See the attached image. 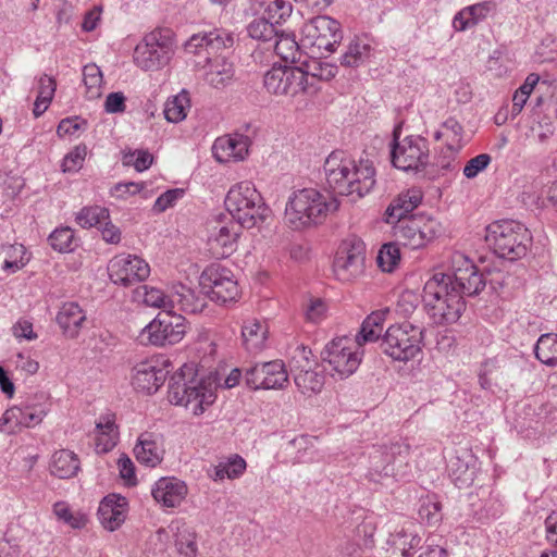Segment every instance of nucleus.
Wrapping results in <instances>:
<instances>
[{"mask_svg": "<svg viewBox=\"0 0 557 557\" xmlns=\"http://www.w3.org/2000/svg\"><path fill=\"white\" fill-rule=\"evenodd\" d=\"M327 186L342 196L355 199L369 194L375 185V170L368 160L357 162L343 150H335L324 161Z\"/></svg>", "mask_w": 557, "mask_h": 557, "instance_id": "nucleus-1", "label": "nucleus"}, {"mask_svg": "<svg viewBox=\"0 0 557 557\" xmlns=\"http://www.w3.org/2000/svg\"><path fill=\"white\" fill-rule=\"evenodd\" d=\"M429 317L436 324L456 322L465 310V301L454 289L451 276L438 272L424 284L422 296Z\"/></svg>", "mask_w": 557, "mask_h": 557, "instance_id": "nucleus-2", "label": "nucleus"}, {"mask_svg": "<svg viewBox=\"0 0 557 557\" xmlns=\"http://www.w3.org/2000/svg\"><path fill=\"white\" fill-rule=\"evenodd\" d=\"M338 206L337 199L329 194L314 188H302L288 198L285 218L290 226L301 228L322 223Z\"/></svg>", "mask_w": 557, "mask_h": 557, "instance_id": "nucleus-3", "label": "nucleus"}, {"mask_svg": "<svg viewBox=\"0 0 557 557\" xmlns=\"http://www.w3.org/2000/svg\"><path fill=\"white\" fill-rule=\"evenodd\" d=\"M193 373V367L184 366L170 381L168 398L176 406H183L195 416H200L216 398V385L211 380H199L186 375Z\"/></svg>", "mask_w": 557, "mask_h": 557, "instance_id": "nucleus-4", "label": "nucleus"}, {"mask_svg": "<svg viewBox=\"0 0 557 557\" xmlns=\"http://www.w3.org/2000/svg\"><path fill=\"white\" fill-rule=\"evenodd\" d=\"M531 240L529 230L518 221H495L486 227V244L495 255L503 259L515 261L524 257Z\"/></svg>", "mask_w": 557, "mask_h": 557, "instance_id": "nucleus-5", "label": "nucleus"}, {"mask_svg": "<svg viewBox=\"0 0 557 557\" xmlns=\"http://www.w3.org/2000/svg\"><path fill=\"white\" fill-rule=\"evenodd\" d=\"M225 207L236 223L246 228L259 225L271 212L255 185L247 181L230 188Z\"/></svg>", "mask_w": 557, "mask_h": 557, "instance_id": "nucleus-6", "label": "nucleus"}, {"mask_svg": "<svg viewBox=\"0 0 557 557\" xmlns=\"http://www.w3.org/2000/svg\"><path fill=\"white\" fill-rule=\"evenodd\" d=\"M408 454L409 445L399 441L374 446L369 454L367 478L377 484H384L391 479H404L405 469L408 468L405 458Z\"/></svg>", "mask_w": 557, "mask_h": 557, "instance_id": "nucleus-7", "label": "nucleus"}, {"mask_svg": "<svg viewBox=\"0 0 557 557\" xmlns=\"http://www.w3.org/2000/svg\"><path fill=\"white\" fill-rule=\"evenodd\" d=\"M175 52L174 33L156 28L135 47L134 63L144 71H156L169 64Z\"/></svg>", "mask_w": 557, "mask_h": 557, "instance_id": "nucleus-8", "label": "nucleus"}, {"mask_svg": "<svg viewBox=\"0 0 557 557\" xmlns=\"http://www.w3.org/2000/svg\"><path fill=\"white\" fill-rule=\"evenodd\" d=\"M423 346V329L410 322L391 325L382 337L381 348L393 360L407 362L418 357Z\"/></svg>", "mask_w": 557, "mask_h": 557, "instance_id": "nucleus-9", "label": "nucleus"}, {"mask_svg": "<svg viewBox=\"0 0 557 557\" xmlns=\"http://www.w3.org/2000/svg\"><path fill=\"white\" fill-rule=\"evenodd\" d=\"M307 78L301 67L274 64L263 75V87L272 96L293 99L307 95V88L312 87Z\"/></svg>", "mask_w": 557, "mask_h": 557, "instance_id": "nucleus-10", "label": "nucleus"}, {"mask_svg": "<svg viewBox=\"0 0 557 557\" xmlns=\"http://www.w3.org/2000/svg\"><path fill=\"white\" fill-rule=\"evenodd\" d=\"M362 357L363 349L356 339L348 336L334 338L322 351V359L330 364L332 375H337L341 380L357 371Z\"/></svg>", "mask_w": 557, "mask_h": 557, "instance_id": "nucleus-11", "label": "nucleus"}, {"mask_svg": "<svg viewBox=\"0 0 557 557\" xmlns=\"http://www.w3.org/2000/svg\"><path fill=\"white\" fill-rule=\"evenodd\" d=\"M441 223L430 216L411 215L398 219L394 226L396 239L411 249L425 247L442 234Z\"/></svg>", "mask_w": 557, "mask_h": 557, "instance_id": "nucleus-12", "label": "nucleus"}, {"mask_svg": "<svg viewBox=\"0 0 557 557\" xmlns=\"http://www.w3.org/2000/svg\"><path fill=\"white\" fill-rule=\"evenodd\" d=\"M186 333L185 319L172 311L159 313L140 332L139 338L144 344L166 346L180 343Z\"/></svg>", "mask_w": 557, "mask_h": 557, "instance_id": "nucleus-13", "label": "nucleus"}, {"mask_svg": "<svg viewBox=\"0 0 557 557\" xmlns=\"http://www.w3.org/2000/svg\"><path fill=\"white\" fill-rule=\"evenodd\" d=\"M392 163L403 171H418L429 163V143L421 136L410 135L399 140L398 129L394 131Z\"/></svg>", "mask_w": 557, "mask_h": 557, "instance_id": "nucleus-14", "label": "nucleus"}, {"mask_svg": "<svg viewBox=\"0 0 557 557\" xmlns=\"http://www.w3.org/2000/svg\"><path fill=\"white\" fill-rule=\"evenodd\" d=\"M342 39L339 23L329 16H317L302 27L301 44L317 52H333Z\"/></svg>", "mask_w": 557, "mask_h": 557, "instance_id": "nucleus-15", "label": "nucleus"}, {"mask_svg": "<svg viewBox=\"0 0 557 557\" xmlns=\"http://www.w3.org/2000/svg\"><path fill=\"white\" fill-rule=\"evenodd\" d=\"M200 285L210 290L212 300L221 304L236 301L240 295L235 275L221 264L207 267L200 275Z\"/></svg>", "mask_w": 557, "mask_h": 557, "instance_id": "nucleus-16", "label": "nucleus"}, {"mask_svg": "<svg viewBox=\"0 0 557 557\" xmlns=\"http://www.w3.org/2000/svg\"><path fill=\"white\" fill-rule=\"evenodd\" d=\"M366 247L362 240L352 238L344 242L338 248L333 270L342 282H351L364 271Z\"/></svg>", "mask_w": 557, "mask_h": 557, "instance_id": "nucleus-17", "label": "nucleus"}, {"mask_svg": "<svg viewBox=\"0 0 557 557\" xmlns=\"http://www.w3.org/2000/svg\"><path fill=\"white\" fill-rule=\"evenodd\" d=\"M108 271L114 284L129 286L148 278L150 265L136 255L121 253L110 260Z\"/></svg>", "mask_w": 557, "mask_h": 557, "instance_id": "nucleus-18", "label": "nucleus"}, {"mask_svg": "<svg viewBox=\"0 0 557 557\" xmlns=\"http://www.w3.org/2000/svg\"><path fill=\"white\" fill-rule=\"evenodd\" d=\"M451 276L454 289L461 296L478 295L485 286L481 274L472 261L462 253H455L451 258Z\"/></svg>", "mask_w": 557, "mask_h": 557, "instance_id": "nucleus-19", "label": "nucleus"}, {"mask_svg": "<svg viewBox=\"0 0 557 557\" xmlns=\"http://www.w3.org/2000/svg\"><path fill=\"white\" fill-rule=\"evenodd\" d=\"M49 411L47 404H26L23 407L13 406L0 418V433L16 434L23 428H34L42 422Z\"/></svg>", "mask_w": 557, "mask_h": 557, "instance_id": "nucleus-20", "label": "nucleus"}, {"mask_svg": "<svg viewBox=\"0 0 557 557\" xmlns=\"http://www.w3.org/2000/svg\"><path fill=\"white\" fill-rule=\"evenodd\" d=\"M245 381L253 389H278L287 384L288 374L281 360H273L247 369Z\"/></svg>", "mask_w": 557, "mask_h": 557, "instance_id": "nucleus-21", "label": "nucleus"}, {"mask_svg": "<svg viewBox=\"0 0 557 557\" xmlns=\"http://www.w3.org/2000/svg\"><path fill=\"white\" fill-rule=\"evenodd\" d=\"M168 373L158 359L145 360L133 368L132 384L138 392L153 394L163 385Z\"/></svg>", "mask_w": 557, "mask_h": 557, "instance_id": "nucleus-22", "label": "nucleus"}, {"mask_svg": "<svg viewBox=\"0 0 557 557\" xmlns=\"http://www.w3.org/2000/svg\"><path fill=\"white\" fill-rule=\"evenodd\" d=\"M478 459L467 448L456 449L447 460L448 475L459 488L472 484L476 474Z\"/></svg>", "mask_w": 557, "mask_h": 557, "instance_id": "nucleus-23", "label": "nucleus"}, {"mask_svg": "<svg viewBox=\"0 0 557 557\" xmlns=\"http://www.w3.org/2000/svg\"><path fill=\"white\" fill-rule=\"evenodd\" d=\"M242 227L233 221L219 223L211 227L208 235V245L212 253L218 258L231 256L237 248V239Z\"/></svg>", "mask_w": 557, "mask_h": 557, "instance_id": "nucleus-24", "label": "nucleus"}, {"mask_svg": "<svg viewBox=\"0 0 557 557\" xmlns=\"http://www.w3.org/2000/svg\"><path fill=\"white\" fill-rule=\"evenodd\" d=\"M235 42L232 32L224 28H215L209 33L193 35L185 45L188 53L199 54L206 50L208 54L230 49Z\"/></svg>", "mask_w": 557, "mask_h": 557, "instance_id": "nucleus-25", "label": "nucleus"}, {"mask_svg": "<svg viewBox=\"0 0 557 557\" xmlns=\"http://www.w3.org/2000/svg\"><path fill=\"white\" fill-rule=\"evenodd\" d=\"M171 311L176 309L185 313H199L207 306V296L185 284L176 283L170 287Z\"/></svg>", "mask_w": 557, "mask_h": 557, "instance_id": "nucleus-26", "label": "nucleus"}, {"mask_svg": "<svg viewBox=\"0 0 557 557\" xmlns=\"http://www.w3.org/2000/svg\"><path fill=\"white\" fill-rule=\"evenodd\" d=\"M188 493L187 485L173 476L159 479L152 486L154 500L165 508H174L182 504Z\"/></svg>", "mask_w": 557, "mask_h": 557, "instance_id": "nucleus-27", "label": "nucleus"}, {"mask_svg": "<svg viewBox=\"0 0 557 557\" xmlns=\"http://www.w3.org/2000/svg\"><path fill=\"white\" fill-rule=\"evenodd\" d=\"M248 147L249 139L247 136L234 134L216 138L212 152L221 163L242 161L248 153Z\"/></svg>", "mask_w": 557, "mask_h": 557, "instance_id": "nucleus-28", "label": "nucleus"}, {"mask_svg": "<svg viewBox=\"0 0 557 557\" xmlns=\"http://www.w3.org/2000/svg\"><path fill=\"white\" fill-rule=\"evenodd\" d=\"M126 512V498L117 494H110L100 502L98 518L106 530L115 531L125 521Z\"/></svg>", "mask_w": 557, "mask_h": 557, "instance_id": "nucleus-29", "label": "nucleus"}, {"mask_svg": "<svg viewBox=\"0 0 557 557\" xmlns=\"http://www.w3.org/2000/svg\"><path fill=\"white\" fill-rule=\"evenodd\" d=\"M137 461L154 468L163 460L164 448L160 437L153 433H143L134 447Z\"/></svg>", "mask_w": 557, "mask_h": 557, "instance_id": "nucleus-30", "label": "nucleus"}, {"mask_svg": "<svg viewBox=\"0 0 557 557\" xmlns=\"http://www.w3.org/2000/svg\"><path fill=\"white\" fill-rule=\"evenodd\" d=\"M86 319V312L74 301L64 302L57 314V323L69 338L78 336Z\"/></svg>", "mask_w": 557, "mask_h": 557, "instance_id": "nucleus-31", "label": "nucleus"}, {"mask_svg": "<svg viewBox=\"0 0 557 557\" xmlns=\"http://www.w3.org/2000/svg\"><path fill=\"white\" fill-rule=\"evenodd\" d=\"M234 74L235 70L232 62L223 57H215L209 59L205 81L213 88L223 89L233 82Z\"/></svg>", "mask_w": 557, "mask_h": 557, "instance_id": "nucleus-32", "label": "nucleus"}, {"mask_svg": "<svg viewBox=\"0 0 557 557\" xmlns=\"http://www.w3.org/2000/svg\"><path fill=\"white\" fill-rule=\"evenodd\" d=\"M117 434L115 416L113 413L100 416L95 428V446L97 453H108L112 450L116 445Z\"/></svg>", "mask_w": 557, "mask_h": 557, "instance_id": "nucleus-33", "label": "nucleus"}, {"mask_svg": "<svg viewBox=\"0 0 557 557\" xmlns=\"http://www.w3.org/2000/svg\"><path fill=\"white\" fill-rule=\"evenodd\" d=\"M521 199L527 206L547 207L550 205L557 208V182L544 188L542 181H534L524 188Z\"/></svg>", "mask_w": 557, "mask_h": 557, "instance_id": "nucleus-34", "label": "nucleus"}, {"mask_svg": "<svg viewBox=\"0 0 557 557\" xmlns=\"http://www.w3.org/2000/svg\"><path fill=\"white\" fill-rule=\"evenodd\" d=\"M50 473L59 479H70L79 470L78 457L69 449L55 451L49 463Z\"/></svg>", "mask_w": 557, "mask_h": 557, "instance_id": "nucleus-35", "label": "nucleus"}, {"mask_svg": "<svg viewBox=\"0 0 557 557\" xmlns=\"http://www.w3.org/2000/svg\"><path fill=\"white\" fill-rule=\"evenodd\" d=\"M268 333L265 322L257 319L245 320L242 326V337L246 349L249 351L261 350L265 345Z\"/></svg>", "mask_w": 557, "mask_h": 557, "instance_id": "nucleus-36", "label": "nucleus"}, {"mask_svg": "<svg viewBox=\"0 0 557 557\" xmlns=\"http://www.w3.org/2000/svg\"><path fill=\"white\" fill-rule=\"evenodd\" d=\"M423 194L418 188H411L400 194L386 210L389 219H406L422 201Z\"/></svg>", "mask_w": 557, "mask_h": 557, "instance_id": "nucleus-37", "label": "nucleus"}, {"mask_svg": "<svg viewBox=\"0 0 557 557\" xmlns=\"http://www.w3.org/2000/svg\"><path fill=\"white\" fill-rule=\"evenodd\" d=\"M371 50V45L366 39L355 38L342 54L341 64L346 67H358L369 60Z\"/></svg>", "mask_w": 557, "mask_h": 557, "instance_id": "nucleus-38", "label": "nucleus"}, {"mask_svg": "<svg viewBox=\"0 0 557 557\" xmlns=\"http://www.w3.org/2000/svg\"><path fill=\"white\" fill-rule=\"evenodd\" d=\"M388 310L386 309L372 312L366 318L361 324L359 333L354 338L358 342L359 347L366 343L375 342L381 337L383 330L382 323L384 322Z\"/></svg>", "mask_w": 557, "mask_h": 557, "instance_id": "nucleus-39", "label": "nucleus"}, {"mask_svg": "<svg viewBox=\"0 0 557 557\" xmlns=\"http://www.w3.org/2000/svg\"><path fill=\"white\" fill-rule=\"evenodd\" d=\"M434 138L443 139L450 150L458 151L463 145V128L456 119L449 117L434 133Z\"/></svg>", "mask_w": 557, "mask_h": 557, "instance_id": "nucleus-40", "label": "nucleus"}, {"mask_svg": "<svg viewBox=\"0 0 557 557\" xmlns=\"http://www.w3.org/2000/svg\"><path fill=\"white\" fill-rule=\"evenodd\" d=\"M135 298L141 300L146 306L171 311L170 290L165 294L158 287L141 285L136 288Z\"/></svg>", "mask_w": 557, "mask_h": 557, "instance_id": "nucleus-41", "label": "nucleus"}, {"mask_svg": "<svg viewBox=\"0 0 557 557\" xmlns=\"http://www.w3.org/2000/svg\"><path fill=\"white\" fill-rule=\"evenodd\" d=\"M305 73L308 75L307 82L312 84L311 88H307V95H313L319 89L321 81H329L336 75V66L327 62L313 61L307 65Z\"/></svg>", "mask_w": 557, "mask_h": 557, "instance_id": "nucleus-42", "label": "nucleus"}, {"mask_svg": "<svg viewBox=\"0 0 557 557\" xmlns=\"http://www.w3.org/2000/svg\"><path fill=\"white\" fill-rule=\"evenodd\" d=\"M535 357L543 364L554 367L557 364V334H542L534 347Z\"/></svg>", "mask_w": 557, "mask_h": 557, "instance_id": "nucleus-43", "label": "nucleus"}, {"mask_svg": "<svg viewBox=\"0 0 557 557\" xmlns=\"http://www.w3.org/2000/svg\"><path fill=\"white\" fill-rule=\"evenodd\" d=\"M246 467L247 463L245 459L239 455H234L226 461L220 462L215 466L210 476L214 481H222L225 478L230 480L238 479L244 474Z\"/></svg>", "mask_w": 557, "mask_h": 557, "instance_id": "nucleus-44", "label": "nucleus"}, {"mask_svg": "<svg viewBox=\"0 0 557 557\" xmlns=\"http://www.w3.org/2000/svg\"><path fill=\"white\" fill-rule=\"evenodd\" d=\"M190 108V99L187 91L183 90L172 99H168L164 106V116L169 122L178 123L183 121Z\"/></svg>", "mask_w": 557, "mask_h": 557, "instance_id": "nucleus-45", "label": "nucleus"}, {"mask_svg": "<svg viewBox=\"0 0 557 557\" xmlns=\"http://www.w3.org/2000/svg\"><path fill=\"white\" fill-rule=\"evenodd\" d=\"M197 534L193 528L185 523L177 525L175 532V545L184 557H196L198 553Z\"/></svg>", "mask_w": 557, "mask_h": 557, "instance_id": "nucleus-46", "label": "nucleus"}, {"mask_svg": "<svg viewBox=\"0 0 557 557\" xmlns=\"http://www.w3.org/2000/svg\"><path fill=\"white\" fill-rule=\"evenodd\" d=\"M109 210L100 206H87L82 208L75 218L76 223L83 228L99 227L109 220Z\"/></svg>", "mask_w": 557, "mask_h": 557, "instance_id": "nucleus-47", "label": "nucleus"}, {"mask_svg": "<svg viewBox=\"0 0 557 557\" xmlns=\"http://www.w3.org/2000/svg\"><path fill=\"white\" fill-rule=\"evenodd\" d=\"M83 82L88 99H98L102 95L103 76L100 67L94 63L83 69Z\"/></svg>", "mask_w": 557, "mask_h": 557, "instance_id": "nucleus-48", "label": "nucleus"}, {"mask_svg": "<svg viewBox=\"0 0 557 557\" xmlns=\"http://www.w3.org/2000/svg\"><path fill=\"white\" fill-rule=\"evenodd\" d=\"M294 382L302 394L319 393L324 385V376L317 368L296 374Z\"/></svg>", "mask_w": 557, "mask_h": 557, "instance_id": "nucleus-49", "label": "nucleus"}, {"mask_svg": "<svg viewBox=\"0 0 557 557\" xmlns=\"http://www.w3.org/2000/svg\"><path fill=\"white\" fill-rule=\"evenodd\" d=\"M5 259L2 268L10 273H15L26 265L28 258L26 257V249L21 244L9 245L4 247Z\"/></svg>", "mask_w": 557, "mask_h": 557, "instance_id": "nucleus-50", "label": "nucleus"}, {"mask_svg": "<svg viewBox=\"0 0 557 557\" xmlns=\"http://www.w3.org/2000/svg\"><path fill=\"white\" fill-rule=\"evenodd\" d=\"M388 542L399 550L404 557H412L413 550L420 545L421 537L404 530L391 534Z\"/></svg>", "mask_w": 557, "mask_h": 557, "instance_id": "nucleus-51", "label": "nucleus"}, {"mask_svg": "<svg viewBox=\"0 0 557 557\" xmlns=\"http://www.w3.org/2000/svg\"><path fill=\"white\" fill-rule=\"evenodd\" d=\"M290 373L295 376L304 371L318 368L317 361L312 358L311 350L305 346H298L289 361Z\"/></svg>", "mask_w": 557, "mask_h": 557, "instance_id": "nucleus-52", "label": "nucleus"}, {"mask_svg": "<svg viewBox=\"0 0 557 557\" xmlns=\"http://www.w3.org/2000/svg\"><path fill=\"white\" fill-rule=\"evenodd\" d=\"M249 37L256 40L269 42L277 37L275 26L264 17L255 18L247 26Z\"/></svg>", "mask_w": 557, "mask_h": 557, "instance_id": "nucleus-53", "label": "nucleus"}, {"mask_svg": "<svg viewBox=\"0 0 557 557\" xmlns=\"http://www.w3.org/2000/svg\"><path fill=\"white\" fill-rule=\"evenodd\" d=\"M274 51L277 55H280L283 60L295 62L298 57L299 46L295 40V37L289 34H282L275 37L274 39Z\"/></svg>", "mask_w": 557, "mask_h": 557, "instance_id": "nucleus-54", "label": "nucleus"}, {"mask_svg": "<svg viewBox=\"0 0 557 557\" xmlns=\"http://www.w3.org/2000/svg\"><path fill=\"white\" fill-rule=\"evenodd\" d=\"M49 243L57 251H72L74 248V231L69 226L57 228L50 234Z\"/></svg>", "mask_w": 557, "mask_h": 557, "instance_id": "nucleus-55", "label": "nucleus"}, {"mask_svg": "<svg viewBox=\"0 0 557 557\" xmlns=\"http://www.w3.org/2000/svg\"><path fill=\"white\" fill-rule=\"evenodd\" d=\"M400 260V251L396 244H384L377 253V264L384 272H392Z\"/></svg>", "mask_w": 557, "mask_h": 557, "instance_id": "nucleus-56", "label": "nucleus"}, {"mask_svg": "<svg viewBox=\"0 0 557 557\" xmlns=\"http://www.w3.org/2000/svg\"><path fill=\"white\" fill-rule=\"evenodd\" d=\"M265 13L269 22L280 24L290 15L292 4L285 0H273L268 3Z\"/></svg>", "mask_w": 557, "mask_h": 557, "instance_id": "nucleus-57", "label": "nucleus"}, {"mask_svg": "<svg viewBox=\"0 0 557 557\" xmlns=\"http://www.w3.org/2000/svg\"><path fill=\"white\" fill-rule=\"evenodd\" d=\"M53 513L59 520L67 523L74 529H79L84 525L83 517L75 516L71 511L70 506L64 502H58L53 505Z\"/></svg>", "mask_w": 557, "mask_h": 557, "instance_id": "nucleus-58", "label": "nucleus"}, {"mask_svg": "<svg viewBox=\"0 0 557 557\" xmlns=\"http://www.w3.org/2000/svg\"><path fill=\"white\" fill-rule=\"evenodd\" d=\"M87 153L86 146H76L63 159V172H77L85 160Z\"/></svg>", "mask_w": 557, "mask_h": 557, "instance_id": "nucleus-59", "label": "nucleus"}, {"mask_svg": "<svg viewBox=\"0 0 557 557\" xmlns=\"http://www.w3.org/2000/svg\"><path fill=\"white\" fill-rule=\"evenodd\" d=\"M185 190L183 188L169 189L161 194L153 205V210L158 213L164 212L173 207L177 200L183 198Z\"/></svg>", "mask_w": 557, "mask_h": 557, "instance_id": "nucleus-60", "label": "nucleus"}, {"mask_svg": "<svg viewBox=\"0 0 557 557\" xmlns=\"http://www.w3.org/2000/svg\"><path fill=\"white\" fill-rule=\"evenodd\" d=\"M492 158L487 153H481L475 156L474 158L470 159L465 168H463V175L467 178H474L476 177L481 172H483L491 163Z\"/></svg>", "mask_w": 557, "mask_h": 557, "instance_id": "nucleus-61", "label": "nucleus"}, {"mask_svg": "<svg viewBox=\"0 0 557 557\" xmlns=\"http://www.w3.org/2000/svg\"><path fill=\"white\" fill-rule=\"evenodd\" d=\"M468 16L472 21L473 25H476L481 21L487 17V15L495 10V3L493 1H483L465 8Z\"/></svg>", "mask_w": 557, "mask_h": 557, "instance_id": "nucleus-62", "label": "nucleus"}, {"mask_svg": "<svg viewBox=\"0 0 557 557\" xmlns=\"http://www.w3.org/2000/svg\"><path fill=\"white\" fill-rule=\"evenodd\" d=\"M442 506L437 502H428L421 505L419 509L420 518L430 525H435L442 520Z\"/></svg>", "mask_w": 557, "mask_h": 557, "instance_id": "nucleus-63", "label": "nucleus"}, {"mask_svg": "<svg viewBox=\"0 0 557 557\" xmlns=\"http://www.w3.org/2000/svg\"><path fill=\"white\" fill-rule=\"evenodd\" d=\"M124 160L126 164L132 163L138 172H141L151 165L153 157L146 150H136L129 154H126Z\"/></svg>", "mask_w": 557, "mask_h": 557, "instance_id": "nucleus-64", "label": "nucleus"}]
</instances>
